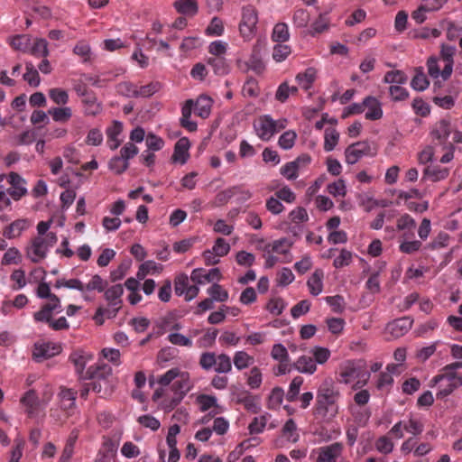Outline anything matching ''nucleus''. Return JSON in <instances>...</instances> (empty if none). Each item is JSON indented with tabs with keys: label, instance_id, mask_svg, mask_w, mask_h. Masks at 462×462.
I'll return each mask as SVG.
<instances>
[{
	"label": "nucleus",
	"instance_id": "obj_1",
	"mask_svg": "<svg viewBox=\"0 0 462 462\" xmlns=\"http://www.w3.org/2000/svg\"><path fill=\"white\" fill-rule=\"evenodd\" d=\"M341 398V392L335 382L330 378L325 379L317 389L314 416L324 420L335 419L340 411Z\"/></svg>",
	"mask_w": 462,
	"mask_h": 462
},
{
	"label": "nucleus",
	"instance_id": "obj_2",
	"mask_svg": "<svg viewBox=\"0 0 462 462\" xmlns=\"http://www.w3.org/2000/svg\"><path fill=\"white\" fill-rule=\"evenodd\" d=\"M36 295L40 299H48L49 302L43 304L33 315L43 319L50 311L62 312L63 310L60 298L56 294L51 293L50 285L47 282H42L38 285Z\"/></svg>",
	"mask_w": 462,
	"mask_h": 462
},
{
	"label": "nucleus",
	"instance_id": "obj_3",
	"mask_svg": "<svg viewBox=\"0 0 462 462\" xmlns=\"http://www.w3.org/2000/svg\"><path fill=\"white\" fill-rule=\"evenodd\" d=\"M258 14L253 5H245L242 8V18L239 23V31L245 41H250L256 33Z\"/></svg>",
	"mask_w": 462,
	"mask_h": 462
},
{
	"label": "nucleus",
	"instance_id": "obj_4",
	"mask_svg": "<svg viewBox=\"0 0 462 462\" xmlns=\"http://www.w3.org/2000/svg\"><path fill=\"white\" fill-rule=\"evenodd\" d=\"M231 400L237 404L243 405L251 413L256 414L261 411L260 396L254 395L245 389H234L231 392Z\"/></svg>",
	"mask_w": 462,
	"mask_h": 462
},
{
	"label": "nucleus",
	"instance_id": "obj_5",
	"mask_svg": "<svg viewBox=\"0 0 462 462\" xmlns=\"http://www.w3.org/2000/svg\"><path fill=\"white\" fill-rule=\"evenodd\" d=\"M6 180L10 185L6 190L14 200L18 201L28 193L27 182L20 174L11 172Z\"/></svg>",
	"mask_w": 462,
	"mask_h": 462
},
{
	"label": "nucleus",
	"instance_id": "obj_6",
	"mask_svg": "<svg viewBox=\"0 0 462 462\" xmlns=\"http://www.w3.org/2000/svg\"><path fill=\"white\" fill-rule=\"evenodd\" d=\"M69 360L73 364L79 380L85 381L88 374V368L86 370V366L93 360V355L84 350H76L70 354Z\"/></svg>",
	"mask_w": 462,
	"mask_h": 462
},
{
	"label": "nucleus",
	"instance_id": "obj_7",
	"mask_svg": "<svg viewBox=\"0 0 462 462\" xmlns=\"http://www.w3.org/2000/svg\"><path fill=\"white\" fill-rule=\"evenodd\" d=\"M124 288L121 284L113 285L104 291L105 300L108 302V309L111 310L109 316H116L122 308V296Z\"/></svg>",
	"mask_w": 462,
	"mask_h": 462
},
{
	"label": "nucleus",
	"instance_id": "obj_8",
	"mask_svg": "<svg viewBox=\"0 0 462 462\" xmlns=\"http://www.w3.org/2000/svg\"><path fill=\"white\" fill-rule=\"evenodd\" d=\"M342 382L345 383H350L353 380L358 379L356 385L362 387L366 383L370 377L369 372H362L359 367L353 364H348L343 367L340 372Z\"/></svg>",
	"mask_w": 462,
	"mask_h": 462
},
{
	"label": "nucleus",
	"instance_id": "obj_9",
	"mask_svg": "<svg viewBox=\"0 0 462 462\" xmlns=\"http://www.w3.org/2000/svg\"><path fill=\"white\" fill-rule=\"evenodd\" d=\"M344 450L341 442H334L317 449L316 462H337Z\"/></svg>",
	"mask_w": 462,
	"mask_h": 462
},
{
	"label": "nucleus",
	"instance_id": "obj_10",
	"mask_svg": "<svg viewBox=\"0 0 462 462\" xmlns=\"http://www.w3.org/2000/svg\"><path fill=\"white\" fill-rule=\"evenodd\" d=\"M453 131L451 126V123L448 119H441L438 122L431 131V135L435 141H437L436 144L440 146L447 144H453V143L448 141V138Z\"/></svg>",
	"mask_w": 462,
	"mask_h": 462
},
{
	"label": "nucleus",
	"instance_id": "obj_11",
	"mask_svg": "<svg viewBox=\"0 0 462 462\" xmlns=\"http://www.w3.org/2000/svg\"><path fill=\"white\" fill-rule=\"evenodd\" d=\"M370 145L367 142L352 143L345 150L346 162L348 164L356 163L363 156L368 155Z\"/></svg>",
	"mask_w": 462,
	"mask_h": 462
},
{
	"label": "nucleus",
	"instance_id": "obj_12",
	"mask_svg": "<svg viewBox=\"0 0 462 462\" xmlns=\"http://www.w3.org/2000/svg\"><path fill=\"white\" fill-rule=\"evenodd\" d=\"M50 248L43 242V236H36L32 240V245L27 248V257L32 263H39L47 256Z\"/></svg>",
	"mask_w": 462,
	"mask_h": 462
},
{
	"label": "nucleus",
	"instance_id": "obj_13",
	"mask_svg": "<svg viewBox=\"0 0 462 462\" xmlns=\"http://www.w3.org/2000/svg\"><path fill=\"white\" fill-rule=\"evenodd\" d=\"M413 319L410 317H402L389 322L386 326V331L393 337L398 338L404 336L411 328Z\"/></svg>",
	"mask_w": 462,
	"mask_h": 462
},
{
	"label": "nucleus",
	"instance_id": "obj_14",
	"mask_svg": "<svg viewBox=\"0 0 462 462\" xmlns=\"http://www.w3.org/2000/svg\"><path fill=\"white\" fill-rule=\"evenodd\" d=\"M254 128L258 137L263 141L270 140L275 134L273 117L270 115L261 116L254 124Z\"/></svg>",
	"mask_w": 462,
	"mask_h": 462
},
{
	"label": "nucleus",
	"instance_id": "obj_15",
	"mask_svg": "<svg viewBox=\"0 0 462 462\" xmlns=\"http://www.w3.org/2000/svg\"><path fill=\"white\" fill-rule=\"evenodd\" d=\"M112 375V368L106 364L97 365V366L90 365L88 367V374L85 380H97L102 381L105 384V391L108 390L109 382L108 378Z\"/></svg>",
	"mask_w": 462,
	"mask_h": 462
},
{
	"label": "nucleus",
	"instance_id": "obj_16",
	"mask_svg": "<svg viewBox=\"0 0 462 462\" xmlns=\"http://www.w3.org/2000/svg\"><path fill=\"white\" fill-rule=\"evenodd\" d=\"M457 52V48L453 45L442 44L440 50V57L445 62V66L441 71V77L447 80L452 74L454 65V56Z\"/></svg>",
	"mask_w": 462,
	"mask_h": 462
},
{
	"label": "nucleus",
	"instance_id": "obj_17",
	"mask_svg": "<svg viewBox=\"0 0 462 462\" xmlns=\"http://www.w3.org/2000/svg\"><path fill=\"white\" fill-rule=\"evenodd\" d=\"M59 313L60 312L57 311H50L43 319H42V317H37V315H32V317L36 323H46L52 330L60 331L69 329V324L65 317H60L57 319H53V314Z\"/></svg>",
	"mask_w": 462,
	"mask_h": 462
},
{
	"label": "nucleus",
	"instance_id": "obj_18",
	"mask_svg": "<svg viewBox=\"0 0 462 462\" xmlns=\"http://www.w3.org/2000/svg\"><path fill=\"white\" fill-rule=\"evenodd\" d=\"M60 351V346L52 343L36 344L33 350V358L35 361L41 362L58 355Z\"/></svg>",
	"mask_w": 462,
	"mask_h": 462
},
{
	"label": "nucleus",
	"instance_id": "obj_19",
	"mask_svg": "<svg viewBox=\"0 0 462 462\" xmlns=\"http://www.w3.org/2000/svg\"><path fill=\"white\" fill-rule=\"evenodd\" d=\"M365 109L367 108L365 118L375 121L383 117L382 103L374 97L368 96L364 98Z\"/></svg>",
	"mask_w": 462,
	"mask_h": 462
},
{
	"label": "nucleus",
	"instance_id": "obj_20",
	"mask_svg": "<svg viewBox=\"0 0 462 462\" xmlns=\"http://www.w3.org/2000/svg\"><path fill=\"white\" fill-rule=\"evenodd\" d=\"M190 147L189 140L187 137H182L177 141L174 146L171 160L173 162H180L185 164L189 158V149Z\"/></svg>",
	"mask_w": 462,
	"mask_h": 462
},
{
	"label": "nucleus",
	"instance_id": "obj_21",
	"mask_svg": "<svg viewBox=\"0 0 462 462\" xmlns=\"http://www.w3.org/2000/svg\"><path fill=\"white\" fill-rule=\"evenodd\" d=\"M220 271L218 268H212L208 273L202 268H196L192 271L190 279L197 284H204L214 280H219Z\"/></svg>",
	"mask_w": 462,
	"mask_h": 462
},
{
	"label": "nucleus",
	"instance_id": "obj_22",
	"mask_svg": "<svg viewBox=\"0 0 462 462\" xmlns=\"http://www.w3.org/2000/svg\"><path fill=\"white\" fill-rule=\"evenodd\" d=\"M457 368L454 365V363L445 365L441 370L442 373L431 379L430 386L438 385L444 380L451 383L458 382V379H462V377L457 375Z\"/></svg>",
	"mask_w": 462,
	"mask_h": 462
},
{
	"label": "nucleus",
	"instance_id": "obj_23",
	"mask_svg": "<svg viewBox=\"0 0 462 462\" xmlns=\"http://www.w3.org/2000/svg\"><path fill=\"white\" fill-rule=\"evenodd\" d=\"M449 169L439 165L427 166L423 171L422 180H430L432 182L443 180L448 178Z\"/></svg>",
	"mask_w": 462,
	"mask_h": 462
},
{
	"label": "nucleus",
	"instance_id": "obj_24",
	"mask_svg": "<svg viewBox=\"0 0 462 462\" xmlns=\"http://www.w3.org/2000/svg\"><path fill=\"white\" fill-rule=\"evenodd\" d=\"M192 383L190 382L189 374L188 372L180 371V375L172 384L174 394L181 395L184 397L187 393L191 389Z\"/></svg>",
	"mask_w": 462,
	"mask_h": 462
},
{
	"label": "nucleus",
	"instance_id": "obj_25",
	"mask_svg": "<svg viewBox=\"0 0 462 462\" xmlns=\"http://www.w3.org/2000/svg\"><path fill=\"white\" fill-rule=\"evenodd\" d=\"M213 100L207 96L201 95L194 102V113L201 118H208L211 113Z\"/></svg>",
	"mask_w": 462,
	"mask_h": 462
},
{
	"label": "nucleus",
	"instance_id": "obj_26",
	"mask_svg": "<svg viewBox=\"0 0 462 462\" xmlns=\"http://www.w3.org/2000/svg\"><path fill=\"white\" fill-rule=\"evenodd\" d=\"M194 101L188 99L181 108L180 125L189 132L197 130V124L190 120Z\"/></svg>",
	"mask_w": 462,
	"mask_h": 462
},
{
	"label": "nucleus",
	"instance_id": "obj_27",
	"mask_svg": "<svg viewBox=\"0 0 462 462\" xmlns=\"http://www.w3.org/2000/svg\"><path fill=\"white\" fill-rule=\"evenodd\" d=\"M323 277V271L321 269H317L307 281V286L311 295L318 296L322 292Z\"/></svg>",
	"mask_w": 462,
	"mask_h": 462
},
{
	"label": "nucleus",
	"instance_id": "obj_28",
	"mask_svg": "<svg viewBox=\"0 0 462 462\" xmlns=\"http://www.w3.org/2000/svg\"><path fill=\"white\" fill-rule=\"evenodd\" d=\"M293 367L295 370L301 374H313L317 370V365L313 357L309 356H300L294 363Z\"/></svg>",
	"mask_w": 462,
	"mask_h": 462
},
{
	"label": "nucleus",
	"instance_id": "obj_29",
	"mask_svg": "<svg viewBox=\"0 0 462 462\" xmlns=\"http://www.w3.org/2000/svg\"><path fill=\"white\" fill-rule=\"evenodd\" d=\"M173 6L179 14L187 16H194L199 12L196 0H177L173 3Z\"/></svg>",
	"mask_w": 462,
	"mask_h": 462
},
{
	"label": "nucleus",
	"instance_id": "obj_30",
	"mask_svg": "<svg viewBox=\"0 0 462 462\" xmlns=\"http://www.w3.org/2000/svg\"><path fill=\"white\" fill-rule=\"evenodd\" d=\"M247 70H253L255 74L260 75L265 70V64L263 61L260 51L254 50L248 60L245 63Z\"/></svg>",
	"mask_w": 462,
	"mask_h": 462
},
{
	"label": "nucleus",
	"instance_id": "obj_31",
	"mask_svg": "<svg viewBox=\"0 0 462 462\" xmlns=\"http://www.w3.org/2000/svg\"><path fill=\"white\" fill-rule=\"evenodd\" d=\"M208 65L212 69L215 75L224 76L230 70L229 64L224 57H211L208 59Z\"/></svg>",
	"mask_w": 462,
	"mask_h": 462
},
{
	"label": "nucleus",
	"instance_id": "obj_32",
	"mask_svg": "<svg viewBox=\"0 0 462 462\" xmlns=\"http://www.w3.org/2000/svg\"><path fill=\"white\" fill-rule=\"evenodd\" d=\"M317 76V71L314 68L310 67L304 72L299 73L296 76V80L300 88L305 90L311 88Z\"/></svg>",
	"mask_w": 462,
	"mask_h": 462
},
{
	"label": "nucleus",
	"instance_id": "obj_33",
	"mask_svg": "<svg viewBox=\"0 0 462 462\" xmlns=\"http://www.w3.org/2000/svg\"><path fill=\"white\" fill-rule=\"evenodd\" d=\"M223 195L227 199L236 197L239 202H245L250 199L253 196L249 189H242L239 186H233L223 191Z\"/></svg>",
	"mask_w": 462,
	"mask_h": 462
},
{
	"label": "nucleus",
	"instance_id": "obj_34",
	"mask_svg": "<svg viewBox=\"0 0 462 462\" xmlns=\"http://www.w3.org/2000/svg\"><path fill=\"white\" fill-rule=\"evenodd\" d=\"M430 81L423 71V68H417L415 75L411 81V87L417 91H424L428 88Z\"/></svg>",
	"mask_w": 462,
	"mask_h": 462
},
{
	"label": "nucleus",
	"instance_id": "obj_35",
	"mask_svg": "<svg viewBox=\"0 0 462 462\" xmlns=\"http://www.w3.org/2000/svg\"><path fill=\"white\" fill-rule=\"evenodd\" d=\"M162 271V266L152 260L143 262L138 269L136 276L139 280H143L149 273H159Z\"/></svg>",
	"mask_w": 462,
	"mask_h": 462
},
{
	"label": "nucleus",
	"instance_id": "obj_36",
	"mask_svg": "<svg viewBox=\"0 0 462 462\" xmlns=\"http://www.w3.org/2000/svg\"><path fill=\"white\" fill-rule=\"evenodd\" d=\"M82 102L87 116H97L102 111V106L93 93L83 98Z\"/></svg>",
	"mask_w": 462,
	"mask_h": 462
},
{
	"label": "nucleus",
	"instance_id": "obj_37",
	"mask_svg": "<svg viewBox=\"0 0 462 462\" xmlns=\"http://www.w3.org/2000/svg\"><path fill=\"white\" fill-rule=\"evenodd\" d=\"M27 228V222L24 219H18L11 223L4 230V236L9 239L19 236Z\"/></svg>",
	"mask_w": 462,
	"mask_h": 462
},
{
	"label": "nucleus",
	"instance_id": "obj_38",
	"mask_svg": "<svg viewBox=\"0 0 462 462\" xmlns=\"http://www.w3.org/2000/svg\"><path fill=\"white\" fill-rule=\"evenodd\" d=\"M51 116L53 121L59 123H65L72 116V110L69 106L52 107L48 111Z\"/></svg>",
	"mask_w": 462,
	"mask_h": 462
},
{
	"label": "nucleus",
	"instance_id": "obj_39",
	"mask_svg": "<svg viewBox=\"0 0 462 462\" xmlns=\"http://www.w3.org/2000/svg\"><path fill=\"white\" fill-rule=\"evenodd\" d=\"M272 39L276 42H285L290 39V32L288 24L285 23H278L274 25Z\"/></svg>",
	"mask_w": 462,
	"mask_h": 462
},
{
	"label": "nucleus",
	"instance_id": "obj_40",
	"mask_svg": "<svg viewBox=\"0 0 462 462\" xmlns=\"http://www.w3.org/2000/svg\"><path fill=\"white\" fill-rule=\"evenodd\" d=\"M233 362L237 370H244L253 365L254 359L245 351H237L234 355Z\"/></svg>",
	"mask_w": 462,
	"mask_h": 462
},
{
	"label": "nucleus",
	"instance_id": "obj_41",
	"mask_svg": "<svg viewBox=\"0 0 462 462\" xmlns=\"http://www.w3.org/2000/svg\"><path fill=\"white\" fill-rule=\"evenodd\" d=\"M217 361L214 366V371L217 374H227L232 370V361L228 355L219 354L217 356Z\"/></svg>",
	"mask_w": 462,
	"mask_h": 462
},
{
	"label": "nucleus",
	"instance_id": "obj_42",
	"mask_svg": "<svg viewBox=\"0 0 462 462\" xmlns=\"http://www.w3.org/2000/svg\"><path fill=\"white\" fill-rule=\"evenodd\" d=\"M207 292L214 301L225 302L228 300L227 291L218 283H213Z\"/></svg>",
	"mask_w": 462,
	"mask_h": 462
},
{
	"label": "nucleus",
	"instance_id": "obj_43",
	"mask_svg": "<svg viewBox=\"0 0 462 462\" xmlns=\"http://www.w3.org/2000/svg\"><path fill=\"white\" fill-rule=\"evenodd\" d=\"M282 434L289 442L296 443L300 439L297 425L292 419H289L282 427Z\"/></svg>",
	"mask_w": 462,
	"mask_h": 462
},
{
	"label": "nucleus",
	"instance_id": "obj_44",
	"mask_svg": "<svg viewBox=\"0 0 462 462\" xmlns=\"http://www.w3.org/2000/svg\"><path fill=\"white\" fill-rule=\"evenodd\" d=\"M271 415L269 413H265L260 417H254L248 426L249 433L252 435L262 433Z\"/></svg>",
	"mask_w": 462,
	"mask_h": 462
},
{
	"label": "nucleus",
	"instance_id": "obj_45",
	"mask_svg": "<svg viewBox=\"0 0 462 462\" xmlns=\"http://www.w3.org/2000/svg\"><path fill=\"white\" fill-rule=\"evenodd\" d=\"M242 94L246 97H257L260 94V88L255 79L250 77L242 88Z\"/></svg>",
	"mask_w": 462,
	"mask_h": 462
},
{
	"label": "nucleus",
	"instance_id": "obj_46",
	"mask_svg": "<svg viewBox=\"0 0 462 462\" xmlns=\"http://www.w3.org/2000/svg\"><path fill=\"white\" fill-rule=\"evenodd\" d=\"M339 140V134L334 128H328L325 131L324 138V150L326 152H331L335 149Z\"/></svg>",
	"mask_w": 462,
	"mask_h": 462
},
{
	"label": "nucleus",
	"instance_id": "obj_47",
	"mask_svg": "<svg viewBox=\"0 0 462 462\" xmlns=\"http://www.w3.org/2000/svg\"><path fill=\"white\" fill-rule=\"evenodd\" d=\"M162 88V84L159 81H152L147 85L137 87V98L138 97H150Z\"/></svg>",
	"mask_w": 462,
	"mask_h": 462
},
{
	"label": "nucleus",
	"instance_id": "obj_48",
	"mask_svg": "<svg viewBox=\"0 0 462 462\" xmlns=\"http://www.w3.org/2000/svg\"><path fill=\"white\" fill-rule=\"evenodd\" d=\"M303 383V378L301 376H296L292 379L290 383L289 390L286 393L287 401L292 402L298 399L300 389Z\"/></svg>",
	"mask_w": 462,
	"mask_h": 462
},
{
	"label": "nucleus",
	"instance_id": "obj_49",
	"mask_svg": "<svg viewBox=\"0 0 462 462\" xmlns=\"http://www.w3.org/2000/svg\"><path fill=\"white\" fill-rule=\"evenodd\" d=\"M54 287L56 289H60L62 287H65L68 289L77 290L80 292L85 291L84 284L79 279H69V280L59 279L56 281Z\"/></svg>",
	"mask_w": 462,
	"mask_h": 462
},
{
	"label": "nucleus",
	"instance_id": "obj_50",
	"mask_svg": "<svg viewBox=\"0 0 462 462\" xmlns=\"http://www.w3.org/2000/svg\"><path fill=\"white\" fill-rule=\"evenodd\" d=\"M10 44L14 50L27 52L31 46V39L28 35H16L11 39Z\"/></svg>",
	"mask_w": 462,
	"mask_h": 462
},
{
	"label": "nucleus",
	"instance_id": "obj_51",
	"mask_svg": "<svg viewBox=\"0 0 462 462\" xmlns=\"http://www.w3.org/2000/svg\"><path fill=\"white\" fill-rule=\"evenodd\" d=\"M116 91L125 97L137 98V86L129 81L120 82L116 85Z\"/></svg>",
	"mask_w": 462,
	"mask_h": 462
},
{
	"label": "nucleus",
	"instance_id": "obj_52",
	"mask_svg": "<svg viewBox=\"0 0 462 462\" xmlns=\"http://www.w3.org/2000/svg\"><path fill=\"white\" fill-rule=\"evenodd\" d=\"M128 166V162H126L125 159L120 156H114L113 158L110 159L108 162L109 170L117 175L125 172L127 170Z\"/></svg>",
	"mask_w": 462,
	"mask_h": 462
},
{
	"label": "nucleus",
	"instance_id": "obj_53",
	"mask_svg": "<svg viewBox=\"0 0 462 462\" xmlns=\"http://www.w3.org/2000/svg\"><path fill=\"white\" fill-rule=\"evenodd\" d=\"M217 355L214 352H203L199 356V364L200 367L205 371L214 369Z\"/></svg>",
	"mask_w": 462,
	"mask_h": 462
},
{
	"label": "nucleus",
	"instance_id": "obj_54",
	"mask_svg": "<svg viewBox=\"0 0 462 462\" xmlns=\"http://www.w3.org/2000/svg\"><path fill=\"white\" fill-rule=\"evenodd\" d=\"M29 51L36 57H47L49 54L48 42L45 39H36Z\"/></svg>",
	"mask_w": 462,
	"mask_h": 462
},
{
	"label": "nucleus",
	"instance_id": "obj_55",
	"mask_svg": "<svg viewBox=\"0 0 462 462\" xmlns=\"http://www.w3.org/2000/svg\"><path fill=\"white\" fill-rule=\"evenodd\" d=\"M283 397H284L283 389L281 387H274L272 390L271 394L268 398V402H267L268 408L269 409L279 408L283 401Z\"/></svg>",
	"mask_w": 462,
	"mask_h": 462
},
{
	"label": "nucleus",
	"instance_id": "obj_56",
	"mask_svg": "<svg viewBox=\"0 0 462 462\" xmlns=\"http://www.w3.org/2000/svg\"><path fill=\"white\" fill-rule=\"evenodd\" d=\"M297 134L292 130L284 132L278 140L279 146L283 150H290L294 146Z\"/></svg>",
	"mask_w": 462,
	"mask_h": 462
},
{
	"label": "nucleus",
	"instance_id": "obj_57",
	"mask_svg": "<svg viewBox=\"0 0 462 462\" xmlns=\"http://www.w3.org/2000/svg\"><path fill=\"white\" fill-rule=\"evenodd\" d=\"M291 53V48L289 45L282 44L279 42L278 44L274 45L273 51V59L276 62H282L285 60L288 56Z\"/></svg>",
	"mask_w": 462,
	"mask_h": 462
},
{
	"label": "nucleus",
	"instance_id": "obj_58",
	"mask_svg": "<svg viewBox=\"0 0 462 462\" xmlns=\"http://www.w3.org/2000/svg\"><path fill=\"white\" fill-rule=\"evenodd\" d=\"M218 330L217 328H208L207 332L198 341L199 347H211L216 341Z\"/></svg>",
	"mask_w": 462,
	"mask_h": 462
},
{
	"label": "nucleus",
	"instance_id": "obj_59",
	"mask_svg": "<svg viewBox=\"0 0 462 462\" xmlns=\"http://www.w3.org/2000/svg\"><path fill=\"white\" fill-rule=\"evenodd\" d=\"M383 81L388 84L402 85L406 83L407 76L402 70H392L385 73Z\"/></svg>",
	"mask_w": 462,
	"mask_h": 462
},
{
	"label": "nucleus",
	"instance_id": "obj_60",
	"mask_svg": "<svg viewBox=\"0 0 462 462\" xmlns=\"http://www.w3.org/2000/svg\"><path fill=\"white\" fill-rule=\"evenodd\" d=\"M460 386H462V379H458V382L456 383L448 382V384L446 385H439V389L437 393V398L444 400Z\"/></svg>",
	"mask_w": 462,
	"mask_h": 462
},
{
	"label": "nucleus",
	"instance_id": "obj_61",
	"mask_svg": "<svg viewBox=\"0 0 462 462\" xmlns=\"http://www.w3.org/2000/svg\"><path fill=\"white\" fill-rule=\"evenodd\" d=\"M23 79L28 82L31 87H38L41 79L38 71L34 69L32 63L26 64V72L23 74Z\"/></svg>",
	"mask_w": 462,
	"mask_h": 462
},
{
	"label": "nucleus",
	"instance_id": "obj_62",
	"mask_svg": "<svg viewBox=\"0 0 462 462\" xmlns=\"http://www.w3.org/2000/svg\"><path fill=\"white\" fill-rule=\"evenodd\" d=\"M22 255L19 250L15 247L9 248L3 255L2 264L9 265V264H17L21 263Z\"/></svg>",
	"mask_w": 462,
	"mask_h": 462
},
{
	"label": "nucleus",
	"instance_id": "obj_63",
	"mask_svg": "<svg viewBox=\"0 0 462 462\" xmlns=\"http://www.w3.org/2000/svg\"><path fill=\"white\" fill-rule=\"evenodd\" d=\"M310 353L314 356L313 360L315 361L316 365H323L330 357V351L327 347L316 346L310 350Z\"/></svg>",
	"mask_w": 462,
	"mask_h": 462
},
{
	"label": "nucleus",
	"instance_id": "obj_64",
	"mask_svg": "<svg viewBox=\"0 0 462 462\" xmlns=\"http://www.w3.org/2000/svg\"><path fill=\"white\" fill-rule=\"evenodd\" d=\"M49 97L57 105H66L69 102V94L62 88H51Z\"/></svg>",
	"mask_w": 462,
	"mask_h": 462
}]
</instances>
